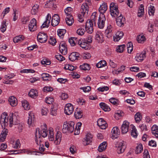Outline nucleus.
Here are the masks:
<instances>
[{
    "label": "nucleus",
    "instance_id": "1",
    "mask_svg": "<svg viewBox=\"0 0 158 158\" xmlns=\"http://www.w3.org/2000/svg\"><path fill=\"white\" fill-rule=\"evenodd\" d=\"M38 136H40L44 138L46 137L48 135L47 127L46 124H44L43 126H41V130H40L39 128L36 129V132L35 133V139L37 144H38Z\"/></svg>",
    "mask_w": 158,
    "mask_h": 158
},
{
    "label": "nucleus",
    "instance_id": "2",
    "mask_svg": "<svg viewBox=\"0 0 158 158\" xmlns=\"http://www.w3.org/2000/svg\"><path fill=\"white\" fill-rule=\"evenodd\" d=\"M54 134L53 129L50 127V141H51L55 145H58L60 143L61 140L62 136L61 133L57 132L55 138L54 137Z\"/></svg>",
    "mask_w": 158,
    "mask_h": 158
},
{
    "label": "nucleus",
    "instance_id": "3",
    "mask_svg": "<svg viewBox=\"0 0 158 158\" xmlns=\"http://www.w3.org/2000/svg\"><path fill=\"white\" fill-rule=\"evenodd\" d=\"M74 122L72 121L64 122L62 130V132L64 133L67 132H73L74 129Z\"/></svg>",
    "mask_w": 158,
    "mask_h": 158
},
{
    "label": "nucleus",
    "instance_id": "4",
    "mask_svg": "<svg viewBox=\"0 0 158 158\" xmlns=\"http://www.w3.org/2000/svg\"><path fill=\"white\" fill-rule=\"evenodd\" d=\"M110 10L111 15L114 17H117L119 15L118 7L114 3H111L110 6Z\"/></svg>",
    "mask_w": 158,
    "mask_h": 158
},
{
    "label": "nucleus",
    "instance_id": "5",
    "mask_svg": "<svg viewBox=\"0 0 158 158\" xmlns=\"http://www.w3.org/2000/svg\"><path fill=\"white\" fill-rule=\"evenodd\" d=\"M115 147L117 148V152L118 154L123 153L126 148V143L123 141L118 142L115 144Z\"/></svg>",
    "mask_w": 158,
    "mask_h": 158
},
{
    "label": "nucleus",
    "instance_id": "6",
    "mask_svg": "<svg viewBox=\"0 0 158 158\" xmlns=\"http://www.w3.org/2000/svg\"><path fill=\"white\" fill-rule=\"evenodd\" d=\"M7 114L4 112L0 117V123L2 128H5L7 125L8 119L7 118Z\"/></svg>",
    "mask_w": 158,
    "mask_h": 158
},
{
    "label": "nucleus",
    "instance_id": "7",
    "mask_svg": "<svg viewBox=\"0 0 158 158\" xmlns=\"http://www.w3.org/2000/svg\"><path fill=\"white\" fill-rule=\"evenodd\" d=\"M90 19H88L86 23L85 28L87 32L91 34L93 32L94 23L92 22Z\"/></svg>",
    "mask_w": 158,
    "mask_h": 158
},
{
    "label": "nucleus",
    "instance_id": "8",
    "mask_svg": "<svg viewBox=\"0 0 158 158\" xmlns=\"http://www.w3.org/2000/svg\"><path fill=\"white\" fill-rule=\"evenodd\" d=\"M93 135L90 133H88L86 135V137L83 140V144L86 146L89 145L92 141Z\"/></svg>",
    "mask_w": 158,
    "mask_h": 158
},
{
    "label": "nucleus",
    "instance_id": "9",
    "mask_svg": "<svg viewBox=\"0 0 158 158\" xmlns=\"http://www.w3.org/2000/svg\"><path fill=\"white\" fill-rule=\"evenodd\" d=\"M74 111L73 105L71 103L66 104L64 107L65 113L68 115L71 114Z\"/></svg>",
    "mask_w": 158,
    "mask_h": 158
},
{
    "label": "nucleus",
    "instance_id": "10",
    "mask_svg": "<svg viewBox=\"0 0 158 158\" xmlns=\"http://www.w3.org/2000/svg\"><path fill=\"white\" fill-rule=\"evenodd\" d=\"M38 40L40 43L45 42L47 40V36L45 33L39 32L37 36Z\"/></svg>",
    "mask_w": 158,
    "mask_h": 158
},
{
    "label": "nucleus",
    "instance_id": "11",
    "mask_svg": "<svg viewBox=\"0 0 158 158\" xmlns=\"http://www.w3.org/2000/svg\"><path fill=\"white\" fill-rule=\"evenodd\" d=\"M106 18L104 15L99 17L98 20V27L100 29L103 28L105 26V22Z\"/></svg>",
    "mask_w": 158,
    "mask_h": 158
},
{
    "label": "nucleus",
    "instance_id": "12",
    "mask_svg": "<svg viewBox=\"0 0 158 158\" xmlns=\"http://www.w3.org/2000/svg\"><path fill=\"white\" fill-rule=\"evenodd\" d=\"M59 49L60 52L63 55H66L67 53V48L66 44L61 42L59 45Z\"/></svg>",
    "mask_w": 158,
    "mask_h": 158
},
{
    "label": "nucleus",
    "instance_id": "13",
    "mask_svg": "<svg viewBox=\"0 0 158 158\" xmlns=\"http://www.w3.org/2000/svg\"><path fill=\"white\" fill-rule=\"evenodd\" d=\"M28 27L29 30L31 31H34L36 30V20L35 19H33L31 20Z\"/></svg>",
    "mask_w": 158,
    "mask_h": 158
},
{
    "label": "nucleus",
    "instance_id": "14",
    "mask_svg": "<svg viewBox=\"0 0 158 158\" xmlns=\"http://www.w3.org/2000/svg\"><path fill=\"white\" fill-rule=\"evenodd\" d=\"M111 138L113 139H116L118 138L120 133V131L118 128L117 127H114L111 131Z\"/></svg>",
    "mask_w": 158,
    "mask_h": 158
},
{
    "label": "nucleus",
    "instance_id": "15",
    "mask_svg": "<svg viewBox=\"0 0 158 158\" xmlns=\"http://www.w3.org/2000/svg\"><path fill=\"white\" fill-rule=\"evenodd\" d=\"M125 20V18L123 17L122 15L120 14V15L116 19L117 25L119 27L123 26Z\"/></svg>",
    "mask_w": 158,
    "mask_h": 158
},
{
    "label": "nucleus",
    "instance_id": "16",
    "mask_svg": "<svg viewBox=\"0 0 158 158\" xmlns=\"http://www.w3.org/2000/svg\"><path fill=\"white\" fill-rule=\"evenodd\" d=\"M129 123L126 121L123 122L121 127V131L122 134L126 133L128 131Z\"/></svg>",
    "mask_w": 158,
    "mask_h": 158
},
{
    "label": "nucleus",
    "instance_id": "17",
    "mask_svg": "<svg viewBox=\"0 0 158 158\" xmlns=\"http://www.w3.org/2000/svg\"><path fill=\"white\" fill-rule=\"evenodd\" d=\"M88 8L89 6L86 3H84L81 6V12L83 16L86 15L87 16L88 15L89 12Z\"/></svg>",
    "mask_w": 158,
    "mask_h": 158
},
{
    "label": "nucleus",
    "instance_id": "18",
    "mask_svg": "<svg viewBox=\"0 0 158 158\" xmlns=\"http://www.w3.org/2000/svg\"><path fill=\"white\" fill-rule=\"evenodd\" d=\"M60 21V18L59 15L56 14L54 15L52 17L51 25L53 27L58 25Z\"/></svg>",
    "mask_w": 158,
    "mask_h": 158
},
{
    "label": "nucleus",
    "instance_id": "19",
    "mask_svg": "<svg viewBox=\"0 0 158 158\" xmlns=\"http://www.w3.org/2000/svg\"><path fill=\"white\" fill-rule=\"evenodd\" d=\"M98 125L102 129H104L107 126L106 122L102 118L99 119L97 121Z\"/></svg>",
    "mask_w": 158,
    "mask_h": 158
},
{
    "label": "nucleus",
    "instance_id": "20",
    "mask_svg": "<svg viewBox=\"0 0 158 158\" xmlns=\"http://www.w3.org/2000/svg\"><path fill=\"white\" fill-rule=\"evenodd\" d=\"M146 54L145 51L140 54H137L135 58V60L138 62H142L146 57Z\"/></svg>",
    "mask_w": 158,
    "mask_h": 158
},
{
    "label": "nucleus",
    "instance_id": "21",
    "mask_svg": "<svg viewBox=\"0 0 158 158\" xmlns=\"http://www.w3.org/2000/svg\"><path fill=\"white\" fill-rule=\"evenodd\" d=\"M79 58V54L77 52H72L69 56V59L72 61L78 60Z\"/></svg>",
    "mask_w": 158,
    "mask_h": 158
},
{
    "label": "nucleus",
    "instance_id": "22",
    "mask_svg": "<svg viewBox=\"0 0 158 158\" xmlns=\"http://www.w3.org/2000/svg\"><path fill=\"white\" fill-rule=\"evenodd\" d=\"M95 39L98 42L102 43L104 41L103 35L100 32H97L95 36Z\"/></svg>",
    "mask_w": 158,
    "mask_h": 158
},
{
    "label": "nucleus",
    "instance_id": "23",
    "mask_svg": "<svg viewBox=\"0 0 158 158\" xmlns=\"http://www.w3.org/2000/svg\"><path fill=\"white\" fill-rule=\"evenodd\" d=\"M124 34L122 31L117 32L113 37L114 40L117 42L120 40L123 36Z\"/></svg>",
    "mask_w": 158,
    "mask_h": 158
},
{
    "label": "nucleus",
    "instance_id": "24",
    "mask_svg": "<svg viewBox=\"0 0 158 158\" xmlns=\"http://www.w3.org/2000/svg\"><path fill=\"white\" fill-rule=\"evenodd\" d=\"M8 131L6 129H4L0 135V141L4 142L6 138Z\"/></svg>",
    "mask_w": 158,
    "mask_h": 158
},
{
    "label": "nucleus",
    "instance_id": "25",
    "mask_svg": "<svg viewBox=\"0 0 158 158\" xmlns=\"http://www.w3.org/2000/svg\"><path fill=\"white\" fill-rule=\"evenodd\" d=\"M78 44L81 47L85 50L88 49V46L87 45L88 43L86 42H85L83 39H82V40L81 39H80L78 41Z\"/></svg>",
    "mask_w": 158,
    "mask_h": 158
},
{
    "label": "nucleus",
    "instance_id": "26",
    "mask_svg": "<svg viewBox=\"0 0 158 158\" xmlns=\"http://www.w3.org/2000/svg\"><path fill=\"white\" fill-rule=\"evenodd\" d=\"M8 101L10 105L12 106H16L17 104V99L14 96H12L10 97Z\"/></svg>",
    "mask_w": 158,
    "mask_h": 158
},
{
    "label": "nucleus",
    "instance_id": "27",
    "mask_svg": "<svg viewBox=\"0 0 158 158\" xmlns=\"http://www.w3.org/2000/svg\"><path fill=\"white\" fill-rule=\"evenodd\" d=\"M152 134L155 136L156 138H158V127L156 125H154L151 128Z\"/></svg>",
    "mask_w": 158,
    "mask_h": 158
},
{
    "label": "nucleus",
    "instance_id": "28",
    "mask_svg": "<svg viewBox=\"0 0 158 158\" xmlns=\"http://www.w3.org/2000/svg\"><path fill=\"white\" fill-rule=\"evenodd\" d=\"M107 6L106 3H103L102 5H101L99 9V11L102 15H103L107 9Z\"/></svg>",
    "mask_w": 158,
    "mask_h": 158
},
{
    "label": "nucleus",
    "instance_id": "29",
    "mask_svg": "<svg viewBox=\"0 0 158 158\" xmlns=\"http://www.w3.org/2000/svg\"><path fill=\"white\" fill-rule=\"evenodd\" d=\"M79 40L77 38L71 37L69 40V42L71 46H73L78 44V41Z\"/></svg>",
    "mask_w": 158,
    "mask_h": 158
},
{
    "label": "nucleus",
    "instance_id": "30",
    "mask_svg": "<svg viewBox=\"0 0 158 158\" xmlns=\"http://www.w3.org/2000/svg\"><path fill=\"white\" fill-rule=\"evenodd\" d=\"M107 147V143L106 142H103L98 147V150L100 152L105 150Z\"/></svg>",
    "mask_w": 158,
    "mask_h": 158
},
{
    "label": "nucleus",
    "instance_id": "31",
    "mask_svg": "<svg viewBox=\"0 0 158 158\" xmlns=\"http://www.w3.org/2000/svg\"><path fill=\"white\" fill-rule=\"evenodd\" d=\"M49 15V14H48L46 18V20L41 26L40 28L41 29L46 27L48 28L49 26V21L48 20Z\"/></svg>",
    "mask_w": 158,
    "mask_h": 158
},
{
    "label": "nucleus",
    "instance_id": "32",
    "mask_svg": "<svg viewBox=\"0 0 158 158\" xmlns=\"http://www.w3.org/2000/svg\"><path fill=\"white\" fill-rule=\"evenodd\" d=\"M37 90L34 89H31L29 92L28 95L32 98H35L38 96Z\"/></svg>",
    "mask_w": 158,
    "mask_h": 158
},
{
    "label": "nucleus",
    "instance_id": "33",
    "mask_svg": "<svg viewBox=\"0 0 158 158\" xmlns=\"http://www.w3.org/2000/svg\"><path fill=\"white\" fill-rule=\"evenodd\" d=\"M15 126V127L18 129V131L21 132L24 128V124L22 123H17L15 122L14 124Z\"/></svg>",
    "mask_w": 158,
    "mask_h": 158
},
{
    "label": "nucleus",
    "instance_id": "34",
    "mask_svg": "<svg viewBox=\"0 0 158 158\" xmlns=\"http://www.w3.org/2000/svg\"><path fill=\"white\" fill-rule=\"evenodd\" d=\"M66 20V24L69 26H71L74 22L73 16H67Z\"/></svg>",
    "mask_w": 158,
    "mask_h": 158
},
{
    "label": "nucleus",
    "instance_id": "35",
    "mask_svg": "<svg viewBox=\"0 0 158 158\" xmlns=\"http://www.w3.org/2000/svg\"><path fill=\"white\" fill-rule=\"evenodd\" d=\"M24 39V37L22 35H19L14 37L13 41L15 43L21 42Z\"/></svg>",
    "mask_w": 158,
    "mask_h": 158
},
{
    "label": "nucleus",
    "instance_id": "36",
    "mask_svg": "<svg viewBox=\"0 0 158 158\" xmlns=\"http://www.w3.org/2000/svg\"><path fill=\"white\" fill-rule=\"evenodd\" d=\"M34 121V115L33 113H31L29 114L28 118L27 121L28 124L30 126L31 125Z\"/></svg>",
    "mask_w": 158,
    "mask_h": 158
},
{
    "label": "nucleus",
    "instance_id": "37",
    "mask_svg": "<svg viewBox=\"0 0 158 158\" xmlns=\"http://www.w3.org/2000/svg\"><path fill=\"white\" fill-rule=\"evenodd\" d=\"M99 106L100 107L105 111H109L110 110V108L104 102L100 103Z\"/></svg>",
    "mask_w": 158,
    "mask_h": 158
},
{
    "label": "nucleus",
    "instance_id": "38",
    "mask_svg": "<svg viewBox=\"0 0 158 158\" xmlns=\"http://www.w3.org/2000/svg\"><path fill=\"white\" fill-rule=\"evenodd\" d=\"M137 40L138 43H143L145 41L146 39L143 35H140L137 36Z\"/></svg>",
    "mask_w": 158,
    "mask_h": 158
},
{
    "label": "nucleus",
    "instance_id": "39",
    "mask_svg": "<svg viewBox=\"0 0 158 158\" xmlns=\"http://www.w3.org/2000/svg\"><path fill=\"white\" fill-rule=\"evenodd\" d=\"M106 62L105 60H102L97 63L96 64V66L98 68H101L106 66Z\"/></svg>",
    "mask_w": 158,
    "mask_h": 158
},
{
    "label": "nucleus",
    "instance_id": "40",
    "mask_svg": "<svg viewBox=\"0 0 158 158\" xmlns=\"http://www.w3.org/2000/svg\"><path fill=\"white\" fill-rule=\"evenodd\" d=\"M72 8L71 7H68L64 10V12L67 16H72L71 13L72 12Z\"/></svg>",
    "mask_w": 158,
    "mask_h": 158
},
{
    "label": "nucleus",
    "instance_id": "41",
    "mask_svg": "<svg viewBox=\"0 0 158 158\" xmlns=\"http://www.w3.org/2000/svg\"><path fill=\"white\" fill-rule=\"evenodd\" d=\"M57 35L60 37H63V36L66 32V30L64 29H59L57 30Z\"/></svg>",
    "mask_w": 158,
    "mask_h": 158
},
{
    "label": "nucleus",
    "instance_id": "42",
    "mask_svg": "<svg viewBox=\"0 0 158 158\" xmlns=\"http://www.w3.org/2000/svg\"><path fill=\"white\" fill-rule=\"evenodd\" d=\"M83 113L81 111H77L76 110L74 113V116L77 119H80L82 118L83 116Z\"/></svg>",
    "mask_w": 158,
    "mask_h": 158
},
{
    "label": "nucleus",
    "instance_id": "43",
    "mask_svg": "<svg viewBox=\"0 0 158 158\" xmlns=\"http://www.w3.org/2000/svg\"><path fill=\"white\" fill-rule=\"evenodd\" d=\"M143 150L142 145L141 144H139L136 147L135 153L136 154H139L141 153Z\"/></svg>",
    "mask_w": 158,
    "mask_h": 158
},
{
    "label": "nucleus",
    "instance_id": "44",
    "mask_svg": "<svg viewBox=\"0 0 158 158\" xmlns=\"http://www.w3.org/2000/svg\"><path fill=\"white\" fill-rule=\"evenodd\" d=\"M39 6L37 4L35 5L32 7L31 10V13L32 15H35L38 11Z\"/></svg>",
    "mask_w": 158,
    "mask_h": 158
},
{
    "label": "nucleus",
    "instance_id": "45",
    "mask_svg": "<svg viewBox=\"0 0 158 158\" xmlns=\"http://www.w3.org/2000/svg\"><path fill=\"white\" fill-rule=\"evenodd\" d=\"M126 46L124 44L118 45L117 48V51L118 52L122 53L123 52Z\"/></svg>",
    "mask_w": 158,
    "mask_h": 158
},
{
    "label": "nucleus",
    "instance_id": "46",
    "mask_svg": "<svg viewBox=\"0 0 158 158\" xmlns=\"http://www.w3.org/2000/svg\"><path fill=\"white\" fill-rule=\"evenodd\" d=\"M22 105L25 110H28L30 109V106L27 101H24L22 102Z\"/></svg>",
    "mask_w": 158,
    "mask_h": 158
},
{
    "label": "nucleus",
    "instance_id": "47",
    "mask_svg": "<svg viewBox=\"0 0 158 158\" xmlns=\"http://www.w3.org/2000/svg\"><path fill=\"white\" fill-rule=\"evenodd\" d=\"M155 11V8L153 6H151L148 7V13L150 16H153Z\"/></svg>",
    "mask_w": 158,
    "mask_h": 158
},
{
    "label": "nucleus",
    "instance_id": "48",
    "mask_svg": "<svg viewBox=\"0 0 158 158\" xmlns=\"http://www.w3.org/2000/svg\"><path fill=\"white\" fill-rule=\"evenodd\" d=\"M142 116L139 112L137 113L135 116V118L137 123H139L142 119Z\"/></svg>",
    "mask_w": 158,
    "mask_h": 158
},
{
    "label": "nucleus",
    "instance_id": "49",
    "mask_svg": "<svg viewBox=\"0 0 158 158\" xmlns=\"http://www.w3.org/2000/svg\"><path fill=\"white\" fill-rule=\"evenodd\" d=\"M144 12V6L143 4L140 5L138 10V16L140 17L141 15L143 14Z\"/></svg>",
    "mask_w": 158,
    "mask_h": 158
},
{
    "label": "nucleus",
    "instance_id": "50",
    "mask_svg": "<svg viewBox=\"0 0 158 158\" xmlns=\"http://www.w3.org/2000/svg\"><path fill=\"white\" fill-rule=\"evenodd\" d=\"M81 69L84 70H89L90 69L89 65L88 64H84L80 66Z\"/></svg>",
    "mask_w": 158,
    "mask_h": 158
},
{
    "label": "nucleus",
    "instance_id": "51",
    "mask_svg": "<svg viewBox=\"0 0 158 158\" xmlns=\"http://www.w3.org/2000/svg\"><path fill=\"white\" fill-rule=\"evenodd\" d=\"M15 117V115L13 113H10L9 114V121L10 126H12V124L13 123V119Z\"/></svg>",
    "mask_w": 158,
    "mask_h": 158
},
{
    "label": "nucleus",
    "instance_id": "52",
    "mask_svg": "<svg viewBox=\"0 0 158 158\" xmlns=\"http://www.w3.org/2000/svg\"><path fill=\"white\" fill-rule=\"evenodd\" d=\"M49 75L46 73H43L41 75V77L44 81H48Z\"/></svg>",
    "mask_w": 158,
    "mask_h": 158
},
{
    "label": "nucleus",
    "instance_id": "53",
    "mask_svg": "<svg viewBox=\"0 0 158 158\" xmlns=\"http://www.w3.org/2000/svg\"><path fill=\"white\" fill-rule=\"evenodd\" d=\"M6 20H3L2 23L1 31L2 32H4L6 29Z\"/></svg>",
    "mask_w": 158,
    "mask_h": 158
},
{
    "label": "nucleus",
    "instance_id": "54",
    "mask_svg": "<svg viewBox=\"0 0 158 158\" xmlns=\"http://www.w3.org/2000/svg\"><path fill=\"white\" fill-rule=\"evenodd\" d=\"M13 144V147L15 148H20V141L19 139L17 140L16 141H15Z\"/></svg>",
    "mask_w": 158,
    "mask_h": 158
},
{
    "label": "nucleus",
    "instance_id": "55",
    "mask_svg": "<svg viewBox=\"0 0 158 158\" xmlns=\"http://www.w3.org/2000/svg\"><path fill=\"white\" fill-rule=\"evenodd\" d=\"M131 132V135L134 138H136L137 136V130L135 127H134Z\"/></svg>",
    "mask_w": 158,
    "mask_h": 158
},
{
    "label": "nucleus",
    "instance_id": "56",
    "mask_svg": "<svg viewBox=\"0 0 158 158\" xmlns=\"http://www.w3.org/2000/svg\"><path fill=\"white\" fill-rule=\"evenodd\" d=\"M125 69V66H122L120 68V70H116L113 71V74H118L120 72H122Z\"/></svg>",
    "mask_w": 158,
    "mask_h": 158
},
{
    "label": "nucleus",
    "instance_id": "57",
    "mask_svg": "<svg viewBox=\"0 0 158 158\" xmlns=\"http://www.w3.org/2000/svg\"><path fill=\"white\" fill-rule=\"evenodd\" d=\"M41 63L43 65H44L45 66L46 65H49V60L48 59L44 58L41 61Z\"/></svg>",
    "mask_w": 158,
    "mask_h": 158
},
{
    "label": "nucleus",
    "instance_id": "58",
    "mask_svg": "<svg viewBox=\"0 0 158 158\" xmlns=\"http://www.w3.org/2000/svg\"><path fill=\"white\" fill-rule=\"evenodd\" d=\"M56 42L57 41L55 38L52 37H50V44L52 45V46H54L56 45Z\"/></svg>",
    "mask_w": 158,
    "mask_h": 158
},
{
    "label": "nucleus",
    "instance_id": "59",
    "mask_svg": "<svg viewBox=\"0 0 158 158\" xmlns=\"http://www.w3.org/2000/svg\"><path fill=\"white\" fill-rule=\"evenodd\" d=\"M64 69L69 70L73 71L74 69V67L71 65L66 64L64 67Z\"/></svg>",
    "mask_w": 158,
    "mask_h": 158
},
{
    "label": "nucleus",
    "instance_id": "60",
    "mask_svg": "<svg viewBox=\"0 0 158 158\" xmlns=\"http://www.w3.org/2000/svg\"><path fill=\"white\" fill-rule=\"evenodd\" d=\"M56 58L60 61H62L65 60V58L61 55L58 54L55 56Z\"/></svg>",
    "mask_w": 158,
    "mask_h": 158
},
{
    "label": "nucleus",
    "instance_id": "61",
    "mask_svg": "<svg viewBox=\"0 0 158 158\" xmlns=\"http://www.w3.org/2000/svg\"><path fill=\"white\" fill-rule=\"evenodd\" d=\"M85 31L84 29L79 28L77 31V34L79 35H82L84 34Z\"/></svg>",
    "mask_w": 158,
    "mask_h": 158
},
{
    "label": "nucleus",
    "instance_id": "62",
    "mask_svg": "<svg viewBox=\"0 0 158 158\" xmlns=\"http://www.w3.org/2000/svg\"><path fill=\"white\" fill-rule=\"evenodd\" d=\"M35 72V71L31 69H23L21 70L20 71V73H34Z\"/></svg>",
    "mask_w": 158,
    "mask_h": 158
},
{
    "label": "nucleus",
    "instance_id": "63",
    "mask_svg": "<svg viewBox=\"0 0 158 158\" xmlns=\"http://www.w3.org/2000/svg\"><path fill=\"white\" fill-rule=\"evenodd\" d=\"M84 42H86L88 44L92 43V37L91 36H88L86 39H83Z\"/></svg>",
    "mask_w": 158,
    "mask_h": 158
},
{
    "label": "nucleus",
    "instance_id": "64",
    "mask_svg": "<svg viewBox=\"0 0 158 158\" xmlns=\"http://www.w3.org/2000/svg\"><path fill=\"white\" fill-rule=\"evenodd\" d=\"M143 157V158H150V156L148 152V150L146 149L144 150Z\"/></svg>",
    "mask_w": 158,
    "mask_h": 158
}]
</instances>
